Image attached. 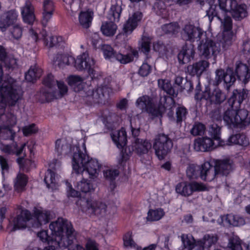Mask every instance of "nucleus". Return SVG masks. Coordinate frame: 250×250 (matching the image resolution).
I'll list each match as a JSON object with an SVG mask.
<instances>
[{
	"instance_id": "obj_36",
	"label": "nucleus",
	"mask_w": 250,
	"mask_h": 250,
	"mask_svg": "<svg viewBox=\"0 0 250 250\" xmlns=\"http://www.w3.org/2000/svg\"><path fill=\"white\" fill-rule=\"evenodd\" d=\"M217 2V9L219 13L220 10L225 14L230 13L232 8L236 5V0H216Z\"/></svg>"
},
{
	"instance_id": "obj_25",
	"label": "nucleus",
	"mask_w": 250,
	"mask_h": 250,
	"mask_svg": "<svg viewBox=\"0 0 250 250\" xmlns=\"http://www.w3.org/2000/svg\"><path fill=\"white\" fill-rule=\"evenodd\" d=\"M26 144L24 143L13 142L11 145H5L1 147V150L7 154H15L17 156L23 153Z\"/></svg>"
},
{
	"instance_id": "obj_48",
	"label": "nucleus",
	"mask_w": 250,
	"mask_h": 250,
	"mask_svg": "<svg viewBox=\"0 0 250 250\" xmlns=\"http://www.w3.org/2000/svg\"><path fill=\"white\" fill-rule=\"evenodd\" d=\"M226 222L233 226H240L245 224L244 219L237 215L232 214H227L225 217Z\"/></svg>"
},
{
	"instance_id": "obj_47",
	"label": "nucleus",
	"mask_w": 250,
	"mask_h": 250,
	"mask_svg": "<svg viewBox=\"0 0 250 250\" xmlns=\"http://www.w3.org/2000/svg\"><path fill=\"white\" fill-rule=\"evenodd\" d=\"M138 51L133 50L130 54L126 55H123L121 53H118L115 54V58L120 63L123 64H126L129 63L133 61L134 57L138 56Z\"/></svg>"
},
{
	"instance_id": "obj_5",
	"label": "nucleus",
	"mask_w": 250,
	"mask_h": 250,
	"mask_svg": "<svg viewBox=\"0 0 250 250\" xmlns=\"http://www.w3.org/2000/svg\"><path fill=\"white\" fill-rule=\"evenodd\" d=\"M173 145L172 141L168 136L162 133L155 137L152 146L158 158L163 160L170 152Z\"/></svg>"
},
{
	"instance_id": "obj_16",
	"label": "nucleus",
	"mask_w": 250,
	"mask_h": 250,
	"mask_svg": "<svg viewBox=\"0 0 250 250\" xmlns=\"http://www.w3.org/2000/svg\"><path fill=\"white\" fill-rule=\"evenodd\" d=\"M217 145L212 139L208 137L198 138L194 143V149L197 151H208L212 150Z\"/></svg>"
},
{
	"instance_id": "obj_53",
	"label": "nucleus",
	"mask_w": 250,
	"mask_h": 250,
	"mask_svg": "<svg viewBox=\"0 0 250 250\" xmlns=\"http://www.w3.org/2000/svg\"><path fill=\"white\" fill-rule=\"evenodd\" d=\"M236 81L235 77L233 74V70L230 68L227 69L224 82L226 83V88L227 90H229L231 85Z\"/></svg>"
},
{
	"instance_id": "obj_13",
	"label": "nucleus",
	"mask_w": 250,
	"mask_h": 250,
	"mask_svg": "<svg viewBox=\"0 0 250 250\" xmlns=\"http://www.w3.org/2000/svg\"><path fill=\"white\" fill-rule=\"evenodd\" d=\"M34 215H32V227L39 228L43 224H46L51 219L50 212L41 208H34Z\"/></svg>"
},
{
	"instance_id": "obj_12",
	"label": "nucleus",
	"mask_w": 250,
	"mask_h": 250,
	"mask_svg": "<svg viewBox=\"0 0 250 250\" xmlns=\"http://www.w3.org/2000/svg\"><path fill=\"white\" fill-rule=\"evenodd\" d=\"M18 13L15 10L7 11L0 16V30L5 32L10 25L14 24L18 20Z\"/></svg>"
},
{
	"instance_id": "obj_35",
	"label": "nucleus",
	"mask_w": 250,
	"mask_h": 250,
	"mask_svg": "<svg viewBox=\"0 0 250 250\" xmlns=\"http://www.w3.org/2000/svg\"><path fill=\"white\" fill-rule=\"evenodd\" d=\"M233 38V32H222V34L218 36V40L222 44V47L226 50L231 46Z\"/></svg>"
},
{
	"instance_id": "obj_2",
	"label": "nucleus",
	"mask_w": 250,
	"mask_h": 250,
	"mask_svg": "<svg viewBox=\"0 0 250 250\" xmlns=\"http://www.w3.org/2000/svg\"><path fill=\"white\" fill-rule=\"evenodd\" d=\"M52 231L51 235L48 234L46 230H42L37 233L38 237L43 242L48 244H54L55 246L64 248L69 247L68 250H85L79 244L70 246L76 239V232L71 223L62 218H59L49 225Z\"/></svg>"
},
{
	"instance_id": "obj_59",
	"label": "nucleus",
	"mask_w": 250,
	"mask_h": 250,
	"mask_svg": "<svg viewBox=\"0 0 250 250\" xmlns=\"http://www.w3.org/2000/svg\"><path fill=\"white\" fill-rule=\"evenodd\" d=\"M211 93L208 87H206L205 90L202 91H197L195 94L194 98L197 101H201L202 100H209L211 102Z\"/></svg>"
},
{
	"instance_id": "obj_44",
	"label": "nucleus",
	"mask_w": 250,
	"mask_h": 250,
	"mask_svg": "<svg viewBox=\"0 0 250 250\" xmlns=\"http://www.w3.org/2000/svg\"><path fill=\"white\" fill-rule=\"evenodd\" d=\"M44 182L48 188L54 189L57 188V182L54 171L50 169L47 170L45 173Z\"/></svg>"
},
{
	"instance_id": "obj_39",
	"label": "nucleus",
	"mask_w": 250,
	"mask_h": 250,
	"mask_svg": "<svg viewBox=\"0 0 250 250\" xmlns=\"http://www.w3.org/2000/svg\"><path fill=\"white\" fill-rule=\"evenodd\" d=\"M122 11V8L120 3L115 2L112 3L108 14L109 20L113 22H118Z\"/></svg>"
},
{
	"instance_id": "obj_11",
	"label": "nucleus",
	"mask_w": 250,
	"mask_h": 250,
	"mask_svg": "<svg viewBox=\"0 0 250 250\" xmlns=\"http://www.w3.org/2000/svg\"><path fill=\"white\" fill-rule=\"evenodd\" d=\"M108 93L109 89L107 87L102 86L97 88L95 90L88 88L85 92V95L83 96L90 103H94L99 102L100 100L102 99L105 95H108Z\"/></svg>"
},
{
	"instance_id": "obj_32",
	"label": "nucleus",
	"mask_w": 250,
	"mask_h": 250,
	"mask_svg": "<svg viewBox=\"0 0 250 250\" xmlns=\"http://www.w3.org/2000/svg\"><path fill=\"white\" fill-rule=\"evenodd\" d=\"M217 174L227 176L231 170V165L229 160H219L215 166Z\"/></svg>"
},
{
	"instance_id": "obj_17",
	"label": "nucleus",
	"mask_w": 250,
	"mask_h": 250,
	"mask_svg": "<svg viewBox=\"0 0 250 250\" xmlns=\"http://www.w3.org/2000/svg\"><path fill=\"white\" fill-rule=\"evenodd\" d=\"M136 106L142 111H146L152 116H156V106L153 104L151 99L147 95L139 98L136 102Z\"/></svg>"
},
{
	"instance_id": "obj_52",
	"label": "nucleus",
	"mask_w": 250,
	"mask_h": 250,
	"mask_svg": "<svg viewBox=\"0 0 250 250\" xmlns=\"http://www.w3.org/2000/svg\"><path fill=\"white\" fill-rule=\"evenodd\" d=\"M184 248L192 250L195 245V240L191 234H183L181 236Z\"/></svg>"
},
{
	"instance_id": "obj_33",
	"label": "nucleus",
	"mask_w": 250,
	"mask_h": 250,
	"mask_svg": "<svg viewBox=\"0 0 250 250\" xmlns=\"http://www.w3.org/2000/svg\"><path fill=\"white\" fill-rule=\"evenodd\" d=\"M111 137L118 148L124 146L127 142L126 132L125 129L122 128L119 131H115L112 133Z\"/></svg>"
},
{
	"instance_id": "obj_31",
	"label": "nucleus",
	"mask_w": 250,
	"mask_h": 250,
	"mask_svg": "<svg viewBox=\"0 0 250 250\" xmlns=\"http://www.w3.org/2000/svg\"><path fill=\"white\" fill-rule=\"evenodd\" d=\"M237 127L243 128L250 124V118L248 117L249 112L245 109L237 108Z\"/></svg>"
},
{
	"instance_id": "obj_22",
	"label": "nucleus",
	"mask_w": 250,
	"mask_h": 250,
	"mask_svg": "<svg viewBox=\"0 0 250 250\" xmlns=\"http://www.w3.org/2000/svg\"><path fill=\"white\" fill-rule=\"evenodd\" d=\"M235 73L238 79L244 83H247L250 78L249 67L241 61H237L235 63Z\"/></svg>"
},
{
	"instance_id": "obj_55",
	"label": "nucleus",
	"mask_w": 250,
	"mask_h": 250,
	"mask_svg": "<svg viewBox=\"0 0 250 250\" xmlns=\"http://www.w3.org/2000/svg\"><path fill=\"white\" fill-rule=\"evenodd\" d=\"M124 246L126 248H134L136 244L133 239L132 232L127 231L123 236Z\"/></svg>"
},
{
	"instance_id": "obj_29",
	"label": "nucleus",
	"mask_w": 250,
	"mask_h": 250,
	"mask_svg": "<svg viewBox=\"0 0 250 250\" xmlns=\"http://www.w3.org/2000/svg\"><path fill=\"white\" fill-rule=\"evenodd\" d=\"M230 13L235 21H241L248 15L247 6L243 4H239L236 1V5L232 8Z\"/></svg>"
},
{
	"instance_id": "obj_28",
	"label": "nucleus",
	"mask_w": 250,
	"mask_h": 250,
	"mask_svg": "<svg viewBox=\"0 0 250 250\" xmlns=\"http://www.w3.org/2000/svg\"><path fill=\"white\" fill-rule=\"evenodd\" d=\"M209 63L206 61H200L187 67V71L191 75H201L208 66Z\"/></svg>"
},
{
	"instance_id": "obj_7",
	"label": "nucleus",
	"mask_w": 250,
	"mask_h": 250,
	"mask_svg": "<svg viewBox=\"0 0 250 250\" xmlns=\"http://www.w3.org/2000/svg\"><path fill=\"white\" fill-rule=\"evenodd\" d=\"M207 188L204 184L193 181L179 183L177 185L175 190L177 193L185 197H188L191 195L194 192L205 191Z\"/></svg>"
},
{
	"instance_id": "obj_40",
	"label": "nucleus",
	"mask_w": 250,
	"mask_h": 250,
	"mask_svg": "<svg viewBox=\"0 0 250 250\" xmlns=\"http://www.w3.org/2000/svg\"><path fill=\"white\" fill-rule=\"evenodd\" d=\"M201 5H204L205 1L207 2L209 5V8L207 11V16L211 21L214 16H218V11L217 9V2L216 0H197Z\"/></svg>"
},
{
	"instance_id": "obj_10",
	"label": "nucleus",
	"mask_w": 250,
	"mask_h": 250,
	"mask_svg": "<svg viewBox=\"0 0 250 250\" xmlns=\"http://www.w3.org/2000/svg\"><path fill=\"white\" fill-rule=\"evenodd\" d=\"M205 35L200 29L191 24L186 25L182 32L183 39L191 42L195 40H201L203 37H205Z\"/></svg>"
},
{
	"instance_id": "obj_64",
	"label": "nucleus",
	"mask_w": 250,
	"mask_h": 250,
	"mask_svg": "<svg viewBox=\"0 0 250 250\" xmlns=\"http://www.w3.org/2000/svg\"><path fill=\"white\" fill-rule=\"evenodd\" d=\"M229 246L231 250H242L241 241L237 236H233L229 239Z\"/></svg>"
},
{
	"instance_id": "obj_62",
	"label": "nucleus",
	"mask_w": 250,
	"mask_h": 250,
	"mask_svg": "<svg viewBox=\"0 0 250 250\" xmlns=\"http://www.w3.org/2000/svg\"><path fill=\"white\" fill-rule=\"evenodd\" d=\"M218 19L222 22V24L223 27V32H232V21L231 18L229 16H227L225 17L224 20L221 19L219 15L218 14V16H216Z\"/></svg>"
},
{
	"instance_id": "obj_51",
	"label": "nucleus",
	"mask_w": 250,
	"mask_h": 250,
	"mask_svg": "<svg viewBox=\"0 0 250 250\" xmlns=\"http://www.w3.org/2000/svg\"><path fill=\"white\" fill-rule=\"evenodd\" d=\"M77 188L80 192H90L94 190L92 184L87 179H83L77 185Z\"/></svg>"
},
{
	"instance_id": "obj_56",
	"label": "nucleus",
	"mask_w": 250,
	"mask_h": 250,
	"mask_svg": "<svg viewBox=\"0 0 250 250\" xmlns=\"http://www.w3.org/2000/svg\"><path fill=\"white\" fill-rule=\"evenodd\" d=\"M21 15L24 22L30 24L31 22V4L26 3L24 7L22 8Z\"/></svg>"
},
{
	"instance_id": "obj_20",
	"label": "nucleus",
	"mask_w": 250,
	"mask_h": 250,
	"mask_svg": "<svg viewBox=\"0 0 250 250\" xmlns=\"http://www.w3.org/2000/svg\"><path fill=\"white\" fill-rule=\"evenodd\" d=\"M217 174L215 167L212 166L209 162H206L202 165L200 172V177L202 180L211 181Z\"/></svg>"
},
{
	"instance_id": "obj_23",
	"label": "nucleus",
	"mask_w": 250,
	"mask_h": 250,
	"mask_svg": "<svg viewBox=\"0 0 250 250\" xmlns=\"http://www.w3.org/2000/svg\"><path fill=\"white\" fill-rule=\"evenodd\" d=\"M174 106V101L172 98L167 96L161 97L158 106H156V117L161 116L166 110H171Z\"/></svg>"
},
{
	"instance_id": "obj_38",
	"label": "nucleus",
	"mask_w": 250,
	"mask_h": 250,
	"mask_svg": "<svg viewBox=\"0 0 250 250\" xmlns=\"http://www.w3.org/2000/svg\"><path fill=\"white\" fill-rule=\"evenodd\" d=\"M249 142L246 136L244 134H236L232 135L228 140L227 144L231 145L232 144L238 145L242 146H247L249 145Z\"/></svg>"
},
{
	"instance_id": "obj_42",
	"label": "nucleus",
	"mask_w": 250,
	"mask_h": 250,
	"mask_svg": "<svg viewBox=\"0 0 250 250\" xmlns=\"http://www.w3.org/2000/svg\"><path fill=\"white\" fill-rule=\"evenodd\" d=\"M55 149L58 155H66L70 152L71 148L66 140L58 139L56 142Z\"/></svg>"
},
{
	"instance_id": "obj_60",
	"label": "nucleus",
	"mask_w": 250,
	"mask_h": 250,
	"mask_svg": "<svg viewBox=\"0 0 250 250\" xmlns=\"http://www.w3.org/2000/svg\"><path fill=\"white\" fill-rule=\"evenodd\" d=\"M9 33L14 39L18 40L22 36V28L20 24H13L9 29Z\"/></svg>"
},
{
	"instance_id": "obj_34",
	"label": "nucleus",
	"mask_w": 250,
	"mask_h": 250,
	"mask_svg": "<svg viewBox=\"0 0 250 250\" xmlns=\"http://www.w3.org/2000/svg\"><path fill=\"white\" fill-rule=\"evenodd\" d=\"M93 13L89 11H81L79 14V23L83 28H88L91 25Z\"/></svg>"
},
{
	"instance_id": "obj_61",
	"label": "nucleus",
	"mask_w": 250,
	"mask_h": 250,
	"mask_svg": "<svg viewBox=\"0 0 250 250\" xmlns=\"http://www.w3.org/2000/svg\"><path fill=\"white\" fill-rule=\"evenodd\" d=\"M206 130L205 125L199 122L195 123L190 130V133L193 136L202 135Z\"/></svg>"
},
{
	"instance_id": "obj_19",
	"label": "nucleus",
	"mask_w": 250,
	"mask_h": 250,
	"mask_svg": "<svg viewBox=\"0 0 250 250\" xmlns=\"http://www.w3.org/2000/svg\"><path fill=\"white\" fill-rule=\"evenodd\" d=\"M152 148L151 143L147 140L137 138L132 145L133 151L139 155L146 154Z\"/></svg>"
},
{
	"instance_id": "obj_21",
	"label": "nucleus",
	"mask_w": 250,
	"mask_h": 250,
	"mask_svg": "<svg viewBox=\"0 0 250 250\" xmlns=\"http://www.w3.org/2000/svg\"><path fill=\"white\" fill-rule=\"evenodd\" d=\"M237 108L235 106L229 105L223 115V119L226 125L230 128L237 127L236 117Z\"/></svg>"
},
{
	"instance_id": "obj_26",
	"label": "nucleus",
	"mask_w": 250,
	"mask_h": 250,
	"mask_svg": "<svg viewBox=\"0 0 250 250\" xmlns=\"http://www.w3.org/2000/svg\"><path fill=\"white\" fill-rule=\"evenodd\" d=\"M194 53V48L192 44L185 45L178 54V58L179 62L182 64L189 62L193 59Z\"/></svg>"
},
{
	"instance_id": "obj_18",
	"label": "nucleus",
	"mask_w": 250,
	"mask_h": 250,
	"mask_svg": "<svg viewBox=\"0 0 250 250\" xmlns=\"http://www.w3.org/2000/svg\"><path fill=\"white\" fill-rule=\"evenodd\" d=\"M248 94V90L247 89H234L228 100L227 104L239 108L243 101L247 97Z\"/></svg>"
},
{
	"instance_id": "obj_43",
	"label": "nucleus",
	"mask_w": 250,
	"mask_h": 250,
	"mask_svg": "<svg viewBox=\"0 0 250 250\" xmlns=\"http://www.w3.org/2000/svg\"><path fill=\"white\" fill-rule=\"evenodd\" d=\"M27 183V177L25 174L19 173L14 180V188L17 192L24 190Z\"/></svg>"
},
{
	"instance_id": "obj_14",
	"label": "nucleus",
	"mask_w": 250,
	"mask_h": 250,
	"mask_svg": "<svg viewBox=\"0 0 250 250\" xmlns=\"http://www.w3.org/2000/svg\"><path fill=\"white\" fill-rule=\"evenodd\" d=\"M57 80L55 81L54 76L50 74H48L43 80V84L47 87L49 89L48 91H42V96L43 97L42 100L49 102L54 98H57L56 92L52 90L56 85Z\"/></svg>"
},
{
	"instance_id": "obj_63",
	"label": "nucleus",
	"mask_w": 250,
	"mask_h": 250,
	"mask_svg": "<svg viewBox=\"0 0 250 250\" xmlns=\"http://www.w3.org/2000/svg\"><path fill=\"white\" fill-rule=\"evenodd\" d=\"M104 178L109 181H113L119 175V172L118 169L114 168H107L104 170Z\"/></svg>"
},
{
	"instance_id": "obj_58",
	"label": "nucleus",
	"mask_w": 250,
	"mask_h": 250,
	"mask_svg": "<svg viewBox=\"0 0 250 250\" xmlns=\"http://www.w3.org/2000/svg\"><path fill=\"white\" fill-rule=\"evenodd\" d=\"M151 44V40L149 37L143 36L140 42V50L145 54L149 52Z\"/></svg>"
},
{
	"instance_id": "obj_24",
	"label": "nucleus",
	"mask_w": 250,
	"mask_h": 250,
	"mask_svg": "<svg viewBox=\"0 0 250 250\" xmlns=\"http://www.w3.org/2000/svg\"><path fill=\"white\" fill-rule=\"evenodd\" d=\"M54 11L55 5L52 0H44L42 21L44 26H45L51 20Z\"/></svg>"
},
{
	"instance_id": "obj_15",
	"label": "nucleus",
	"mask_w": 250,
	"mask_h": 250,
	"mask_svg": "<svg viewBox=\"0 0 250 250\" xmlns=\"http://www.w3.org/2000/svg\"><path fill=\"white\" fill-rule=\"evenodd\" d=\"M17 212V215L14 219V228L15 229H24L27 227L31 218L30 211L26 209H20Z\"/></svg>"
},
{
	"instance_id": "obj_41",
	"label": "nucleus",
	"mask_w": 250,
	"mask_h": 250,
	"mask_svg": "<svg viewBox=\"0 0 250 250\" xmlns=\"http://www.w3.org/2000/svg\"><path fill=\"white\" fill-rule=\"evenodd\" d=\"M226 94L219 88H215L211 92V103L220 105L226 101Z\"/></svg>"
},
{
	"instance_id": "obj_3",
	"label": "nucleus",
	"mask_w": 250,
	"mask_h": 250,
	"mask_svg": "<svg viewBox=\"0 0 250 250\" xmlns=\"http://www.w3.org/2000/svg\"><path fill=\"white\" fill-rule=\"evenodd\" d=\"M75 150L72 158V167L76 173H82L84 171L88 174L89 178L91 179L97 178L100 170L101 165L95 159H90L84 152L81 151L79 147H73Z\"/></svg>"
},
{
	"instance_id": "obj_57",
	"label": "nucleus",
	"mask_w": 250,
	"mask_h": 250,
	"mask_svg": "<svg viewBox=\"0 0 250 250\" xmlns=\"http://www.w3.org/2000/svg\"><path fill=\"white\" fill-rule=\"evenodd\" d=\"M15 135V133L10 128L0 127V138L13 140Z\"/></svg>"
},
{
	"instance_id": "obj_9",
	"label": "nucleus",
	"mask_w": 250,
	"mask_h": 250,
	"mask_svg": "<svg viewBox=\"0 0 250 250\" xmlns=\"http://www.w3.org/2000/svg\"><path fill=\"white\" fill-rule=\"evenodd\" d=\"M83 209L95 215H104L106 211V205L101 202L87 200L84 202Z\"/></svg>"
},
{
	"instance_id": "obj_54",
	"label": "nucleus",
	"mask_w": 250,
	"mask_h": 250,
	"mask_svg": "<svg viewBox=\"0 0 250 250\" xmlns=\"http://www.w3.org/2000/svg\"><path fill=\"white\" fill-rule=\"evenodd\" d=\"M201 167L194 165H189L187 169L186 173L189 179H195L200 176Z\"/></svg>"
},
{
	"instance_id": "obj_1",
	"label": "nucleus",
	"mask_w": 250,
	"mask_h": 250,
	"mask_svg": "<svg viewBox=\"0 0 250 250\" xmlns=\"http://www.w3.org/2000/svg\"><path fill=\"white\" fill-rule=\"evenodd\" d=\"M9 68H13L16 65V60L7 56L5 49L0 46V116H3L6 105L15 106L21 99L22 91L17 82L8 75L3 76L2 63Z\"/></svg>"
},
{
	"instance_id": "obj_46",
	"label": "nucleus",
	"mask_w": 250,
	"mask_h": 250,
	"mask_svg": "<svg viewBox=\"0 0 250 250\" xmlns=\"http://www.w3.org/2000/svg\"><path fill=\"white\" fill-rule=\"evenodd\" d=\"M117 29V26L111 21L109 22H103L101 27L102 32L106 36H113L115 34Z\"/></svg>"
},
{
	"instance_id": "obj_30",
	"label": "nucleus",
	"mask_w": 250,
	"mask_h": 250,
	"mask_svg": "<svg viewBox=\"0 0 250 250\" xmlns=\"http://www.w3.org/2000/svg\"><path fill=\"white\" fill-rule=\"evenodd\" d=\"M84 79L78 75H71L67 78V83L75 92L82 90L85 86Z\"/></svg>"
},
{
	"instance_id": "obj_4",
	"label": "nucleus",
	"mask_w": 250,
	"mask_h": 250,
	"mask_svg": "<svg viewBox=\"0 0 250 250\" xmlns=\"http://www.w3.org/2000/svg\"><path fill=\"white\" fill-rule=\"evenodd\" d=\"M54 63L60 68L75 63L74 66L78 70L86 69L92 78L97 77L96 71L94 70V60L88 57L86 52L78 56L75 60L73 57L62 53H57L53 59Z\"/></svg>"
},
{
	"instance_id": "obj_45",
	"label": "nucleus",
	"mask_w": 250,
	"mask_h": 250,
	"mask_svg": "<svg viewBox=\"0 0 250 250\" xmlns=\"http://www.w3.org/2000/svg\"><path fill=\"white\" fill-rule=\"evenodd\" d=\"M158 84L161 89L164 90L168 95L173 97L177 96L178 92L172 87L170 82L168 80L159 79L158 80Z\"/></svg>"
},
{
	"instance_id": "obj_27",
	"label": "nucleus",
	"mask_w": 250,
	"mask_h": 250,
	"mask_svg": "<svg viewBox=\"0 0 250 250\" xmlns=\"http://www.w3.org/2000/svg\"><path fill=\"white\" fill-rule=\"evenodd\" d=\"M142 18L141 12H136L130 17L124 25V31L126 34H130L137 27L138 22Z\"/></svg>"
},
{
	"instance_id": "obj_8",
	"label": "nucleus",
	"mask_w": 250,
	"mask_h": 250,
	"mask_svg": "<svg viewBox=\"0 0 250 250\" xmlns=\"http://www.w3.org/2000/svg\"><path fill=\"white\" fill-rule=\"evenodd\" d=\"M42 39L43 40L44 45L48 48L54 46L64 47L65 44V41L62 37L48 36L45 30L38 33V31L32 30V39L37 42Z\"/></svg>"
},
{
	"instance_id": "obj_49",
	"label": "nucleus",
	"mask_w": 250,
	"mask_h": 250,
	"mask_svg": "<svg viewBox=\"0 0 250 250\" xmlns=\"http://www.w3.org/2000/svg\"><path fill=\"white\" fill-rule=\"evenodd\" d=\"M165 214L164 210L161 208L150 209L147 213L146 219L149 221H157L160 220Z\"/></svg>"
},
{
	"instance_id": "obj_50",
	"label": "nucleus",
	"mask_w": 250,
	"mask_h": 250,
	"mask_svg": "<svg viewBox=\"0 0 250 250\" xmlns=\"http://www.w3.org/2000/svg\"><path fill=\"white\" fill-rule=\"evenodd\" d=\"M218 241V237L216 234H206L201 241L200 244L203 245V248H209L212 245L215 244Z\"/></svg>"
},
{
	"instance_id": "obj_6",
	"label": "nucleus",
	"mask_w": 250,
	"mask_h": 250,
	"mask_svg": "<svg viewBox=\"0 0 250 250\" xmlns=\"http://www.w3.org/2000/svg\"><path fill=\"white\" fill-rule=\"evenodd\" d=\"M201 40L198 46L200 54L205 58L209 59L213 57L215 59L220 52V46L212 40L207 38L206 35Z\"/></svg>"
},
{
	"instance_id": "obj_37",
	"label": "nucleus",
	"mask_w": 250,
	"mask_h": 250,
	"mask_svg": "<svg viewBox=\"0 0 250 250\" xmlns=\"http://www.w3.org/2000/svg\"><path fill=\"white\" fill-rule=\"evenodd\" d=\"M221 128L215 123L210 125L208 127V133L214 141L217 142V145L223 146L225 145V142L220 138Z\"/></svg>"
}]
</instances>
